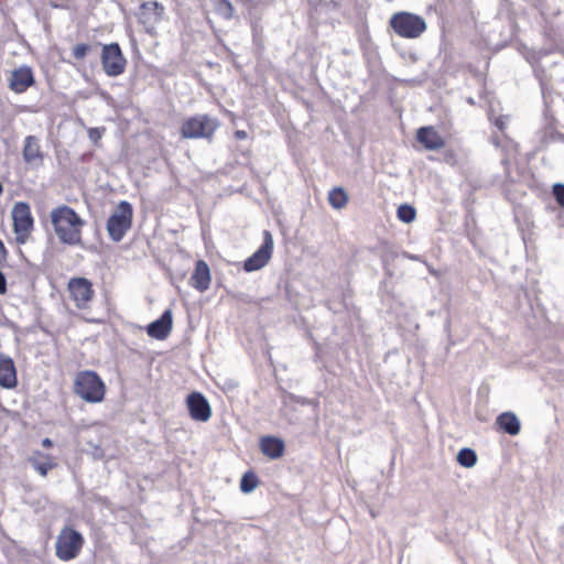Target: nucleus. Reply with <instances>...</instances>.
<instances>
[{"instance_id":"f257e3e1","label":"nucleus","mask_w":564,"mask_h":564,"mask_svg":"<svg viewBox=\"0 0 564 564\" xmlns=\"http://www.w3.org/2000/svg\"><path fill=\"white\" fill-rule=\"evenodd\" d=\"M51 221L59 241L68 246H80L82 230L86 221L69 206L62 205L51 212Z\"/></svg>"},{"instance_id":"f03ea898","label":"nucleus","mask_w":564,"mask_h":564,"mask_svg":"<svg viewBox=\"0 0 564 564\" xmlns=\"http://www.w3.org/2000/svg\"><path fill=\"white\" fill-rule=\"evenodd\" d=\"M74 391L83 400L97 403L104 400L106 387L97 372L86 370L76 376Z\"/></svg>"},{"instance_id":"7ed1b4c3","label":"nucleus","mask_w":564,"mask_h":564,"mask_svg":"<svg viewBox=\"0 0 564 564\" xmlns=\"http://www.w3.org/2000/svg\"><path fill=\"white\" fill-rule=\"evenodd\" d=\"M133 209L129 202L121 200L107 220L106 228L110 239L119 242L132 226Z\"/></svg>"},{"instance_id":"20e7f679","label":"nucleus","mask_w":564,"mask_h":564,"mask_svg":"<svg viewBox=\"0 0 564 564\" xmlns=\"http://www.w3.org/2000/svg\"><path fill=\"white\" fill-rule=\"evenodd\" d=\"M390 26L404 39H416L426 30L424 19L410 12L394 13L390 19Z\"/></svg>"},{"instance_id":"39448f33","label":"nucleus","mask_w":564,"mask_h":564,"mask_svg":"<svg viewBox=\"0 0 564 564\" xmlns=\"http://www.w3.org/2000/svg\"><path fill=\"white\" fill-rule=\"evenodd\" d=\"M540 86L544 101L543 126L540 130V141L543 144L564 141V134L557 130L558 121L551 109L550 94L547 93L549 88L542 79L540 80Z\"/></svg>"},{"instance_id":"423d86ee","label":"nucleus","mask_w":564,"mask_h":564,"mask_svg":"<svg viewBox=\"0 0 564 564\" xmlns=\"http://www.w3.org/2000/svg\"><path fill=\"white\" fill-rule=\"evenodd\" d=\"M217 128V121L207 115H196L185 120L181 134L185 139H209Z\"/></svg>"},{"instance_id":"0eeeda50","label":"nucleus","mask_w":564,"mask_h":564,"mask_svg":"<svg viewBox=\"0 0 564 564\" xmlns=\"http://www.w3.org/2000/svg\"><path fill=\"white\" fill-rule=\"evenodd\" d=\"M83 545V535L72 528H65L56 540V556L62 561H70L78 555Z\"/></svg>"},{"instance_id":"6e6552de","label":"nucleus","mask_w":564,"mask_h":564,"mask_svg":"<svg viewBox=\"0 0 564 564\" xmlns=\"http://www.w3.org/2000/svg\"><path fill=\"white\" fill-rule=\"evenodd\" d=\"M101 65L108 77H118L124 73L127 58L118 43L102 45Z\"/></svg>"},{"instance_id":"1a4fd4ad","label":"nucleus","mask_w":564,"mask_h":564,"mask_svg":"<svg viewBox=\"0 0 564 564\" xmlns=\"http://www.w3.org/2000/svg\"><path fill=\"white\" fill-rule=\"evenodd\" d=\"M164 11V6L158 1L142 2L137 12L138 22L148 34L154 36L156 35V25L162 21Z\"/></svg>"},{"instance_id":"9d476101","label":"nucleus","mask_w":564,"mask_h":564,"mask_svg":"<svg viewBox=\"0 0 564 564\" xmlns=\"http://www.w3.org/2000/svg\"><path fill=\"white\" fill-rule=\"evenodd\" d=\"M13 229L17 234V240L24 242L25 237L33 229V217L30 205L25 202H18L12 209Z\"/></svg>"},{"instance_id":"9b49d317","label":"nucleus","mask_w":564,"mask_h":564,"mask_svg":"<svg viewBox=\"0 0 564 564\" xmlns=\"http://www.w3.org/2000/svg\"><path fill=\"white\" fill-rule=\"evenodd\" d=\"M273 251V239L270 231H263V242L259 249L253 252L243 262V270L246 272H253L262 269L271 259Z\"/></svg>"},{"instance_id":"f8f14e48","label":"nucleus","mask_w":564,"mask_h":564,"mask_svg":"<svg viewBox=\"0 0 564 564\" xmlns=\"http://www.w3.org/2000/svg\"><path fill=\"white\" fill-rule=\"evenodd\" d=\"M68 292L77 308L88 307L94 296L91 282L86 278H73L68 282Z\"/></svg>"},{"instance_id":"ddd939ff","label":"nucleus","mask_w":564,"mask_h":564,"mask_svg":"<svg viewBox=\"0 0 564 564\" xmlns=\"http://www.w3.org/2000/svg\"><path fill=\"white\" fill-rule=\"evenodd\" d=\"M189 416L197 422H207L212 416L210 405L200 392H192L186 398Z\"/></svg>"},{"instance_id":"4468645a","label":"nucleus","mask_w":564,"mask_h":564,"mask_svg":"<svg viewBox=\"0 0 564 564\" xmlns=\"http://www.w3.org/2000/svg\"><path fill=\"white\" fill-rule=\"evenodd\" d=\"M172 312L171 310H166L158 319L147 326V333L152 338L159 340L165 339L172 330Z\"/></svg>"},{"instance_id":"2eb2a0df","label":"nucleus","mask_w":564,"mask_h":564,"mask_svg":"<svg viewBox=\"0 0 564 564\" xmlns=\"http://www.w3.org/2000/svg\"><path fill=\"white\" fill-rule=\"evenodd\" d=\"M35 84L34 75L29 66H22L12 72L9 87L17 94H22Z\"/></svg>"},{"instance_id":"dca6fc26","label":"nucleus","mask_w":564,"mask_h":564,"mask_svg":"<svg viewBox=\"0 0 564 564\" xmlns=\"http://www.w3.org/2000/svg\"><path fill=\"white\" fill-rule=\"evenodd\" d=\"M17 384V369L13 359L0 354V387L4 389H13Z\"/></svg>"},{"instance_id":"f3484780","label":"nucleus","mask_w":564,"mask_h":564,"mask_svg":"<svg viewBox=\"0 0 564 564\" xmlns=\"http://www.w3.org/2000/svg\"><path fill=\"white\" fill-rule=\"evenodd\" d=\"M210 270L204 260H198L195 263V269L189 279V284L198 292H205L210 285Z\"/></svg>"},{"instance_id":"a211bd4d","label":"nucleus","mask_w":564,"mask_h":564,"mask_svg":"<svg viewBox=\"0 0 564 564\" xmlns=\"http://www.w3.org/2000/svg\"><path fill=\"white\" fill-rule=\"evenodd\" d=\"M416 140L431 151L440 150L445 145L444 139L432 126L421 127L416 132Z\"/></svg>"},{"instance_id":"6ab92c4d","label":"nucleus","mask_w":564,"mask_h":564,"mask_svg":"<svg viewBox=\"0 0 564 564\" xmlns=\"http://www.w3.org/2000/svg\"><path fill=\"white\" fill-rule=\"evenodd\" d=\"M260 449L270 459H278L284 454L285 445L279 437L263 436L260 440Z\"/></svg>"},{"instance_id":"aec40b11","label":"nucleus","mask_w":564,"mask_h":564,"mask_svg":"<svg viewBox=\"0 0 564 564\" xmlns=\"http://www.w3.org/2000/svg\"><path fill=\"white\" fill-rule=\"evenodd\" d=\"M22 155L23 160L29 164L35 161H43V153L41 151L40 141L35 135H28L24 139Z\"/></svg>"},{"instance_id":"412c9836","label":"nucleus","mask_w":564,"mask_h":564,"mask_svg":"<svg viewBox=\"0 0 564 564\" xmlns=\"http://www.w3.org/2000/svg\"><path fill=\"white\" fill-rule=\"evenodd\" d=\"M496 423L500 430L512 436L518 435L521 429L519 419L512 412L501 413L498 415Z\"/></svg>"},{"instance_id":"4be33fe9","label":"nucleus","mask_w":564,"mask_h":564,"mask_svg":"<svg viewBox=\"0 0 564 564\" xmlns=\"http://www.w3.org/2000/svg\"><path fill=\"white\" fill-rule=\"evenodd\" d=\"M214 12L224 20H231L235 15V8L230 0H209Z\"/></svg>"},{"instance_id":"5701e85b","label":"nucleus","mask_w":564,"mask_h":564,"mask_svg":"<svg viewBox=\"0 0 564 564\" xmlns=\"http://www.w3.org/2000/svg\"><path fill=\"white\" fill-rule=\"evenodd\" d=\"M30 463L32 467L42 476H46L47 473L55 466L51 456L42 454H39L37 457L30 458Z\"/></svg>"},{"instance_id":"b1692460","label":"nucleus","mask_w":564,"mask_h":564,"mask_svg":"<svg viewBox=\"0 0 564 564\" xmlns=\"http://www.w3.org/2000/svg\"><path fill=\"white\" fill-rule=\"evenodd\" d=\"M328 202L332 207L340 209L346 206L348 196L341 187H335L328 194Z\"/></svg>"},{"instance_id":"393cba45","label":"nucleus","mask_w":564,"mask_h":564,"mask_svg":"<svg viewBox=\"0 0 564 564\" xmlns=\"http://www.w3.org/2000/svg\"><path fill=\"white\" fill-rule=\"evenodd\" d=\"M457 462L460 466L470 468L477 463V455L471 448H462L457 454Z\"/></svg>"},{"instance_id":"a878e982","label":"nucleus","mask_w":564,"mask_h":564,"mask_svg":"<svg viewBox=\"0 0 564 564\" xmlns=\"http://www.w3.org/2000/svg\"><path fill=\"white\" fill-rule=\"evenodd\" d=\"M258 484H259L258 476L253 471L249 470L243 474V476L240 480V490L245 494H249L256 489Z\"/></svg>"},{"instance_id":"bb28decb","label":"nucleus","mask_w":564,"mask_h":564,"mask_svg":"<svg viewBox=\"0 0 564 564\" xmlns=\"http://www.w3.org/2000/svg\"><path fill=\"white\" fill-rule=\"evenodd\" d=\"M397 214L401 221L409 224L414 220L416 212L412 206L404 204L398 208Z\"/></svg>"},{"instance_id":"cd10ccee","label":"nucleus","mask_w":564,"mask_h":564,"mask_svg":"<svg viewBox=\"0 0 564 564\" xmlns=\"http://www.w3.org/2000/svg\"><path fill=\"white\" fill-rule=\"evenodd\" d=\"M90 51H91V46L89 44L79 43L73 47L72 55L74 56L75 59L82 61L87 56V54Z\"/></svg>"},{"instance_id":"c85d7f7f","label":"nucleus","mask_w":564,"mask_h":564,"mask_svg":"<svg viewBox=\"0 0 564 564\" xmlns=\"http://www.w3.org/2000/svg\"><path fill=\"white\" fill-rule=\"evenodd\" d=\"M553 194L556 202L564 207V184H555L553 187Z\"/></svg>"},{"instance_id":"c756f323","label":"nucleus","mask_w":564,"mask_h":564,"mask_svg":"<svg viewBox=\"0 0 564 564\" xmlns=\"http://www.w3.org/2000/svg\"><path fill=\"white\" fill-rule=\"evenodd\" d=\"M102 131L104 129L90 128L88 130V137L93 142H97L101 138Z\"/></svg>"},{"instance_id":"7c9ffc66","label":"nucleus","mask_w":564,"mask_h":564,"mask_svg":"<svg viewBox=\"0 0 564 564\" xmlns=\"http://www.w3.org/2000/svg\"><path fill=\"white\" fill-rule=\"evenodd\" d=\"M8 258V250L4 247L3 241L0 239V265H2Z\"/></svg>"},{"instance_id":"2f4dec72","label":"nucleus","mask_w":564,"mask_h":564,"mask_svg":"<svg viewBox=\"0 0 564 564\" xmlns=\"http://www.w3.org/2000/svg\"><path fill=\"white\" fill-rule=\"evenodd\" d=\"M7 278L2 271H0V294L3 295L7 293Z\"/></svg>"},{"instance_id":"473e14b6","label":"nucleus","mask_w":564,"mask_h":564,"mask_svg":"<svg viewBox=\"0 0 564 564\" xmlns=\"http://www.w3.org/2000/svg\"><path fill=\"white\" fill-rule=\"evenodd\" d=\"M495 126L500 130L503 131L506 127V122L502 117H499L495 120Z\"/></svg>"},{"instance_id":"72a5a7b5","label":"nucleus","mask_w":564,"mask_h":564,"mask_svg":"<svg viewBox=\"0 0 564 564\" xmlns=\"http://www.w3.org/2000/svg\"><path fill=\"white\" fill-rule=\"evenodd\" d=\"M235 135H236L237 139L242 140V139H245L247 137V133H246V131L237 130L235 132Z\"/></svg>"},{"instance_id":"f704fd0d","label":"nucleus","mask_w":564,"mask_h":564,"mask_svg":"<svg viewBox=\"0 0 564 564\" xmlns=\"http://www.w3.org/2000/svg\"><path fill=\"white\" fill-rule=\"evenodd\" d=\"M42 445L45 447H51L53 445V442L50 438H44L42 441Z\"/></svg>"},{"instance_id":"c9c22d12","label":"nucleus","mask_w":564,"mask_h":564,"mask_svg":"<svg viewBox=\"0 0 564 564\" xmlns=\"http://www.w3.org/2000/svg\"><path fill=\"white\" fill-rule=\"evenodd\" d=\"M539 10H540V12H541V14H542L543 17H546V15H547V13H546V11H545V9H544V7H543L542 4H540V6H539Z\"/></svg>"},{"instance_id":"e433bc0d","label":"nucleus","mask_w":564,"mask_h":564,"mask_svg":"<svg viewBox=\"0 0 564 564\" xmlns=\"http://www.w3.org/2000/svg\"><path fill=\"white\" fill-rule=\"evenodd\" d=\"M501 163L507 167L509 164V159H507V158L502 159Z\"/></svg>"},{"instance_id":"4c0bfd02","label":"nucleus","mask_w":564,"mask_h":564,"mask_svg":"<svg viewBox=\"0 0 564 564\" xmlns=\"http://www.w3.org/2000/svg\"><path fill=\"white\" fill-rule=\"evenodd\" d=\"M492 143H494L496 147H498V145H499L498 138H496V137H495V138H492Z\"/></svg>"},{"instance_id":"58836bf2","label":"nucleus","mask_w":564,"mask_h":564,"mask_svg":"<svg viewBox=\"0 0 564 564\" xmlns=\"http://www.w3.org/2000/svg\"><path fill=\"white\" fill-rule=\"evenodd\" d=\"M2 192H3V186H2V184L0 183V195L2 194Z\"/></svg>"},{"instance_id":"ea45409f","label":"nucleus","mask_w":564,"mask_h":564,"mask_svg":"<svg viewBox=\"0 0 564 564\" xmlns=\"http://www.w3.org/2000/svg\"><path fill=\"white\" fill-rule=\"evenodd\" d=\"M246 2H251V0H245Z\"/></svg>"}]
</instances>
